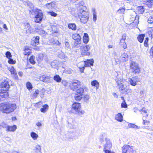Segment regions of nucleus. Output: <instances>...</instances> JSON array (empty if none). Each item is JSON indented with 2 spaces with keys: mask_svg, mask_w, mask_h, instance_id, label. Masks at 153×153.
<instances>
[{
  "mask_svg": "<svg viewBox=\"0 0 153 153\" xmlns=\"http://www.w3.org/2000/svg\"><path fill=\"white\" fill-rule=\"evenodd\" d=\"M6 128H7V131H14L17 128L16 126V125L13 126H7Z\"/></svg>",
  "mask_w": 153,
  "mask_h": 153,
  "instance_id": "nucleus-21",
  "label": "nucleus"
},
{
  "mask_svg": "<svg viewBox=\"0 0 153 153\" xmlns=\"http://www.w3.org/2000/svg\"><path fill=\"white\" fill-rule=\"evenodd\" d=\"M10 87L8 82L7 80H4L0 85V91L7 94L6 91H8Z\"/></svg>",
  "mask_w": 153,
  "mask_h": 153,
  "instance_id": "nucleus-6",
  "label": "nucleus"
},
{
  "mask_svg": "<svg viewBox=\"0 0 153 153\" xmlns=\"http://www.w3.org/2000/svg\"><path fill=\"white\" fill-rule=\"evenodd\" d=\"M128 58V56L125 53H123L122 55L120 57V59H115V61L117 64H119L121 62H126Z\"/></svg>",
  "mask_w": 153,
  "mask_h": 153,
  "instance_id": "nucleus-9",
  "label": "nucleus"
},
{
  "mask_svg": "<svg viewBox=\"0 0 153 153\" xmlns=\"http://www.w3.org/2000/svg\"><path fill=\"white\" fill-rule=\"evenodd\" d=\"M149 39L148 37L146 38L144 42V45L146 47H148V41Z\"/></svg>",
  "mask_w": 153,
  "mask_h": 153,
  "instance_id": "nucleus-51",
  "label": "nucleus"
},
{
  "mask_svg": "<svg viewBox=\"0 0 153 153\" xmlns=\"http://www.w3.org/2000/svg\"><path fill=\"white\" fill-rule=\"evenodd\" d=\"M105 141L106 143L104 145V148L103 149L104 152L105 149H110L112 146V144L109 140L108 139H106Z\"/></svg>",
  "mask_w": 153,
  "mask_h": 153,
  "instance_id": "nucleus-17",
  "label": "nucleus"
},
{
  "mask_svg": "<svg viewBox=\"0 0 153 153\" xmlns=\"http://www.w3.org/2000/svg\"><path fill=\"white\" fill-rule=\"evenodd\" d=\"M49 108L48 105L47 104H45L42 106V108L40 109V111L43 113H45L48 110Z\"/></svg>",
  "mask_w": 153,
  "mask_h": 153,
  "instance_id": "nucleus-28",
  "label": "nucleus"
},
{
  "mask_svg": "<svg viewBox=\"0 0 153 153\" xmlns=\"http://www.w3.org/2000/svg\"><path fill=\"white\" fill-rule=\"evenodd\" d=\"M79 69L81 73L83 72L84 70L85 69V67L84 66H82V67H79Z\"/></svg>",
  "mask_w": 153,
  "mask_h": 153,
  "instance_id": "nucleus-62",
  "label": "nucleus"
},
{
  "mask_svg": "<svg viewBox=\"0 0 153 153\" xmlns=\"http://www.w3.org/2000/svg\"><path fill=\"white\" fill-rule=\"evenodd\" d=\"M145 2V4L149 7H151L152 6L153 0H147L144 1Z\"/></svg>",
  "mask_w": 153,
  "mask_h": 153,
  "instance_id": "nucleus-30",
  "label": "nucleus"
},
{
  "mask_svg": "<svg viewBox=\"0 0 153 153\" xmlns=\"http://www.w3.org/2000/svg\"><path fill=\"white\" fill-rule=\"evenodd\" d=\"M117 79H116V81L117 83V86H118L123 84L122 82V80L121 79L119 78L118 77H117Z\"/></svg>",
  "mask_w": 153,
  "mask_h": 153,
  "instance_id": "nucleus-40",
  "label": "nucleus"
},
{
  "mask_svg": "<svg viewBox=\"0 0 153 153\" xmlns=\"http://www.w3.org/2000/svg\"><path fill=\"white\" fill-rule=\"evenodd\" d=\"M72 110L74 111L75 112L79 115H83L85 113V111L82 110L81 105L80 103L75 102L72 105Z\"/></svg>",
  "mask_w": 153,
  "mask_h": 153,
  "instance_id": "nucleus-4",
  "label": "nucleus"
},
{
  "mask_svg": "<svg viewBox=\"0 0 153 153\" xmlns=\"http://www.w3.org/2000/svg\"><path fill=\"white\" fill-rule=\"evenodd\" d=\"M24 50V54L25 55H29L31 52L30 50L27 46L25 47Z\"/></svg>",
  "mask_w": 153,
  "mask_h": 153,
  "instance_id": "nucleus-27",
  "label": "nucleus"
},
{
  "mask_svg": "<svg viewBox=\"0 0 153 153\" xmlns=\"http://www.w3.org/2000/svg\"><path fill=\"white\" fill-rule=\"evenodd\" d=\"M93 20L94 22H95L97 19V16L96 15V13L94 9H93Z\"/></svg>",
  "mask_w": 153,
  "mask_h": 153,
  "instance_id": "nucleus-45",
  "label": "nucleus"
},
{
  "mask_svg": "<svg viewBox=\"0 0 153 153\" xmlns=\"http://www.w3.org/2000/svg\"><path fill=\"white\" fill-rule=\"evenodd\" d=\"M120 44L124 49H126L127 48V45L125 43V41H124L122 42H121V39L120 41Z\"/></svg>",
  "mask_w": 153,
  "mask_h": 153,
  "instance_id": "nucleus-49",
  "label": "nucleus"
},
{
  "mask_svg": "<svg viewBox=\"0 0 153 153\" xmlns=\"http://www.w3.org/2000/svg\"><path fill=\"white\" fill-rule=\"evenodd\" d=\"M145 36V35L144 34H141L139 35L137 37V39L138 41L140 43H142L143 40Z\"/></svg>",
  "mask_w": 153,
  "mask_h": 153,
  "instance_id": "nucleus-29",
  "label": "nucleus"
},
{
  "mask_svg": "<svg viewBox=\"0 0 153 153\" xmlns=\"http://www.w3.org/2000/svg\"><path fill=\"white\" fill-rule=\"evenodd\" d=\"M90 98V96L89 95L86 94L85 95L84 97V99L85 102H88V101Z\"/></svg>",
  "mask_w": 153,
  "mask_h": 153,
  "instance_id": "nucleus-52",
  "label": "nucleus"
},
{
  "mask_svg": "<svg viewBox=\"0 0 153 153\" xmlns=\"http://www.w3.org/2000/svg\"><path fill=\"white\" fill-rule=\"evenodd\" d=\"M28 6L30 8V12L31 13H34L36 14L35 17L34 21L36 23H40L43 19V14L42 11L39 9L34 8L33 4L30 3L28 4Z\"/></svg>",
  "mask_w": 153,
  "mask_h": 153,
  "instance_id": "nucleus-1",
  "label": "nucleus"
},
{
  "mask_svg": "<svg viewBox=\"0 0 153 153\" xmlns=\"http://www.w3.org/2000/svg\"><path fill=\"white\" fill-rule=\"evenodd\" d=\"M123 148L122 153H130L133 151V147L128 145H124Z\"/></svg>",
  "mask_w": 153,
  "mask_h": 153,
  "instance_id": "nucleus-10",
  "label": "nucleus"
},
{
  "mask_svg": "<svg viewBox=\"0 0 153 153\" xmlns=\"http://www.w3.org/2000/svg\"><path fill=\"white\" fill-rule=\"evenodd\" d=\"M76 89V94H79L80 95H82L84 92V90L87 89V88L85 86H82Z\"/></svg>",
  "mask_w": 153,
  "mask_h": 153,
  "instance_id": "nucleus-14",
  "label": "nucleus"
},
{
  "mask_svg": "<svg viewBox=\"0 0 153 153\" xmlns=\"http://www.w3.org/2000/svg\"><path fill=\"white\" fill-rule=\"evenodd\" d=\"M147 111L146 110L145 108H143L141 110V111L142 112V114H143V113L146 114L147 113Z\"/></svg>",
  "mask_w": 153,
  "mask_h": 153,
  "instance_id": "nucleus-60",
  "label": "nucleus"
},
{
  "mask_svg": "<svg viewBox=\"0 0 153 153\" xmlns=\"http://www.w3.org/2000/svg\"><path fill=\"white\" fill-rule=\"evenodd\" d=\"M50 77L46 75H43L40 76V80L45 82H50Z\"/></svg>",
  "mask_w": 153,
  "mask_h": 153,
  "instance_id": "nucleus-16",
  "label": "nucleus"
},
{
  "mask_svg": "<svg viewBox=\"0 0 153 153\" xmlns=\"http://www.w3.org/2000/svg\"><path fill=\"white\" fill-rule=\"evenodd\" d=\"M130 70L132 73L135 74H139L140 71V68L138 64L135 62L131 61L130 65Z\"/></svg>",
  "mask_w": 153,
  "mask_h": 153,
  "instance_id": "nucleus-5",
  "label": "nucleus"
},
{
  "mask_svg": "<svg viewBox=\"0 0 153 153\" xmlns=\"http://www.w3.org/2000/svg\"><path fill=\"white\" fill-rule=\"evenodd\" d=\"M72 38L74 40L81 39V36L79 33H75L72 35Z\"/></svg>",
  "mask_w": 153,
  "mask_h": 153,
  "instance_id": "nucleus-36",
  "label": "nucleus"
},
{
  "mask_svg": "<svg viewBox=\"0 0 153 153\" xmlns=\"http://www.w3.org/2000/svg\"><path fill=\"white\" fill-rule=\"evenodd\" d=\"M104 152L105 153H115L114 152H111L108 149H105Z\"/></svg>",
  "mask_w": 153,
  "mask_h": 153,
  "instance_id": "nucleus-64",
  "label": "nucleus"
},
{
  "mask_svg": "<svg viewBox=\"0 0 153 153\" xmlns=\"http://www.w3.org/2000/svg\"><path fill=\"white\" fill-rule=\"evenodd\" d=\"M8 69L12 74H14V76H15V78L16 79L17 78L18 76L16 73V71L14 67L12 66H11L9 67Z\"/></svg>",
  "mask_w": 153,
  "mask_h": 153,
  "instance_id": "nucleus-19",
  "label": "nucleus"
},
{
  "mask_svg": "<svg viewBox=\"0 0 153 153\" xmlns=\"http://www.w3.org/2000/svg\"><path fill=\"white\" fill-rule=\"evenodd\" d=\"M125 11V9L124 8L120 9L118 10V12L120 13H124Z\"/></svg>",
  "mask_w": 153,
  "mask_h": 153,
  "instance_id": "nucleus-56",
  "label": "nucleus"
},
{
  "mask_svg": "<svg viewBox=\"0 0 153 153\" xmlns=\"http://www.w3.org/2000/svg\"><path fill=\"white\" fill-rule=\"evenodd\" d=\"M30 136L34 140H36L38 137V135L34 132H32L31 133Z\"/></svg>",
  "mask_w": 153,
  "mask_h": 153,
  "instance_id": "nucleus-38",
  "label": "nucleus"
},
{
  "mask_svg": "<svg viewBox=\"0 0 153 153\" xmlns=\"http://www.w3.org/2000/svg\"><path fill=\"white\" fill-rule=\"evenodd\" d=\"M56 5V2L54 1H52L51 3L47 4L45 6L49 9L52 10L55 8Z\"/></svg>",
  "mask_w": 153,
  "mask_h": 153,
  "instance_id": "nucleus-18",
  "label": "nucleus"
},
{
  "mask_svg": "<svg viewBox=\"0 0 153 153\" xmlns=\"http://www.w3.org/2000/svg\"><path fill=\"white\" fill-rule=\"evenodd\" d=\"M94 61L93 59H88L87 61H84V62H82L83 65L85 67H89L90 66H93Z\"/></svg>",
  "mask_w": 153,
  "mask_h": 153,
  "instance_id": "nucleus-13",
  "label": "nucleus"
},
{
  "mask_svg": "<svg viewBox=\"0 0 153 153\" xmlns=\"http://www.w3.org/2000/svg\"><path fill=\"white\" fill-rule=\"evenodd\" d=\"M150 55L153 58V46L151 48L150 50Z\"/></svg>",
  "mask_w": 153,
  "mask_h": 153,
  "instance_id": "nucleus-63",
  "label": "nucleus"
},
{
  "mask_svg": "<svg viewBox=\"0 0 153 153\" xmlns=\"http://www.w3.org/2000/svg\"><path fill=\"white\" fill-rule=\"evenodd\" d=\"M26 87L27 89H28L29 90L31 89L33 87L32 84L29 82H28L26 83Z\"/></svg>",
  "mask_w": 153,
  "mask_h": 153,
  "instance_id": "nucleus-50",
  "label": "nucleus"
},
{
  "mask_svg": "<svg viewBox=\"0 0 153 153\" xmlns=\"http://www.w3.org/2000/svg\"><path fill=\"white\" fill-rule=\"evenodd\" d=\"M39 91L38 90L35 91V92L33 94L32 97L33 98H35L37 97L38 94H39Z\"/></svg>",
  "mask_w": 153,
  "mask_h": 153,
  "instance_id": "nucleus-44",
  "label": "nucleus"
},
{
  "mask_svg": "<svg viewBox=\"0 0 153 153\" xmlns=\"http://www.w3.org/2000/svg\"><path fill=\"white\" fill-rule=\"evenodd\" d=\"M121 98L124 101L121 103V107L122 108H126L127 107V105L126 104V103L125 102V100H124V98L123 97H121Z\"/></svg>",
  "mask_w": 153,
  "mask_h": 153,
  "instance_id": "nucleus-46",
  "label": "nucleus"
},
{
  "mask_svg": "<svg viewBox=\"0 0 153 153\" xmlns=\"http://www.w3.org/2000/svg\"><path fill=\"white\" fill-rule=\"evenodd\" d=\"M53 79L57 82H60L61 81L62 79L58 75H56L53 76Z\"/></svg>",
  "mask_w": 153,
  "mask_h": 153,
  "instance_id": "nucleus-35",
  "label": "nucleus"
},
{
  "mask_svg": "<svg viewBox=\"0 0 153 153\" xmlns=\"http://www.w3.org/2000/svg\"><path fill=\"white\" fill-rule=\"evenodd\" d=\"M59 61L57 60H54L51 63V67L54 68H56L58 65Z\"/></svg>",
  "mask_w": 153,
  "mask_h": 153,
  "instance_id": "nucleus-26",
  "label": "nucleus"
},
{
  "mask_svg": "<svg viewBox=\"0 0 153 153\" xmlns=\"http://www.w3.org/2000/svg\"><path fill=\"white\" fill-rule=\"evenodd\" d=\"M37 32L38 34L40 35H43L45 34V31L42 30V29H37Z\"/></svg>",
  "mask_w": 153,
  "mask_h": 153,
  "instance_id": "nucleus-48",
  "label": "nucleus"
},
{
  "mask_svg": "<svg viewBox=\"0 0 153 153\" xmlns=\"http://www.w3.org/2000/svg\"><path fill=\"white\" fill-rule=\"evenodd\" d=\"M62 84L65 86H66L68 85V82L67 81L65 80H63L62 82Z\"/></svg>",
  "mask_w": 153,
  "mask_h": 153,
  "instance_id": "nucleus-61",
  "label": "nucleus"
},
{
  "mask_svg": "<svg viewBox=\"0 0 153 153\" xmlns=\"http://www.w3.org/2000/svg\"><path fill=\"white\" fill-rule=\"evenodd\" d=\"M68 27L69 29H71L73 30H75L76 28V26L75 23H71L68 24Z\"/></svg>",
  "mask_w": 153,
  "mask_h": 153,
  "instance_id": "nucleus-25",
  "label": "nucleus"
},
{
  "mask_svg": "<svg viewBox=\"0 0 153 153\" xmlns=\"http://www.w3.org/2000/svg\"><path fill=\"white\" fill-rule=\"evenodd\" d=\"M81 39H78L76 40H75L74 46L76 48L78 47L79 46H81Z\"/></svg>",
  "mask_w": 153,
  "mask_h": 153,
  "instance_id": "nucleus-33",
  "label": "nucleus"
},
{
  "mask_svg": "<svg viewBox=\"0 0 153 153\" xmlns=\"http://www.w3.org/2000/svg\"><path fill=\"white\" fill-rule=\"evenodd\" d=\"M39 39L38 36L33 37L31 42V45L33 46H36L39 44Z\"/></svg>",
  "mask_w": 153,
  "mask_h": 153,
  "instance_id": "nucleus-15",
  "label": "nucleus"
},
{
  "mask_svg": "<svg viewBox=\"0 0 153 153\" xmlns=\"http://www.w3.org/2000/svg\"><path fill=\"white\" fill-rule=\"evenodd\" d=\"M115 119L119 122H122L123 120V117L122 114L120 113H118L116 115L115 117Z\"/></svg>",
  "mask_w": 153,
  "mask_h": 153,
  "instance_id": "nucleus-22",
  "label": "nucleus"
},
{
  "mask_svg": "<svg viewBox=\"0 0 153 153\" xmlns=\"http://www.w3.org/2000/svg\"><path fill=\"white\" fill-rule=\"evenodd\" d=\"M126 37V34H124L123 35L121 39V42L123 41H125Z\"/></svg>",
  "mask_w": 153,
  "mask_h": 153,
  "instance_id": "nucleus-58",
  "label": "nucleus"
},
{
  "mask_svg": "<svg viewBox=\"0 0 153 153\" xmlns=\"http://www.w3.org/2000/svg\"><path fill=\"white\" fill-rule=\"evenodd\" d=\"M99 84V83L96 80H93L91 82V85L95 87L96 89H97L98 88Z\"/></svg>",
  "mask_w": 153,
  "mask_h": 153,
  "instance_id": "nucleus-31",
  "label": "nucleus"
},
{
  "mask_svg": "<svg viewBox=\"0 0 153 153\" xmlns=\"http://www.w3.org/2000/svg\"><path fill=\"white\" fill-rule=\"evenodd\" d=\"M5 55L7 58L8 59L12 57V55L11 53L9 51H7L5 53Z\"/></svg>",
  "mask_w": 153,
  "mask_h": 153,
  "instance_id": "nucleus-53",
  "label": "nucleus"
},
{
  "mask_svg": "<svg viewBox=\"0 0 153 153\" xmlns=\"http://www.w3.org/2000/svg\"><path fill=\"white\" fill-rule=\"evenodd\" d=\"M49 43L52 45L56 44L59 46L61 44V43L57 40H55L53 38L49 39Z\"/></svg>",
  "mask_w": 153,
  "mask_h": 153,
  "instance_id": "nucleus-20",
  "label": "nucleus"
},
{
  "mask_svg": "<svg viewBox=\"0 0 153 153\" xmlns=\"http://www.w3.org/2000/svg\"><path fill=\"white\" fill-rule=\"evenodd\" d=\"M119 91L122 93L124 94H127L129 91V89L125 88L123 84L118 86Z\"/></svg>",
  "mask_w": 153,
  "mask_h": 153,
  "instance_id": "nucleus-12",
  "label": "nucleus"
},
{
  "mask_svg": "<svg viewBox=\"0 0 153 153\" xmlns=\"http://www.w3.org/2000/svg\"><path fill=\"white\" fill-rule=\"evenodd\" d=\"M5 95L4 92H2L0 91V100L3 101L4 100L5 98Z\"/></svg>",
  "mask_w": 153,
  "mask_h": 153,
  "instance_id": "nucleus-42",
  "label": "nucleus"
},
{
  "mask_svg": "<svg viewBox=\"0 0 153 153\" xmlns=\"http://www.w3.org/2000/svg\"><path fill=\"white\" fill-rule=\"evenodd\" d=\"M58 56L61 59H64L66 61L68 59L67 56H65L63 52H61L59 55Z\"/></svg>",
  "mask_w": 153,
  "mask_h": 153,
  "instance_id": "nucleus-32",
  "label": "nucleus"
},
{
  "mask_svg": "<svg viewBox=\"0 0 153 153\" xmlns=\"http://www.w3.org/2000/svg\"><path fill=\"white\" fill-rule=\"evenodd\" d=\"M78 14V17L80 19V22L84 24L86 23L89 18L88 13L81 9L79 10Z\"/></svg>",
  "mask_w": 153,
  "mask_h": 153,
  "instance_id": "nucleus-3",
  "label": "nucleus"
},
{
  "mask_svg": "<svg viewBox=\"0 0 153 153\" xmlns=\"http://www.w3.org/2000/svg\"><path fill=\"white\" fill-rule=\"evenodd\" d=\"M80 48L81 50V53L82 55L89 56L90 55V53L88 52L90 48L89 45H83L82 46H81Z\"/></svg>",
  "mask_w": 153,
  "mask_h": 153,
  "instance_id": "nucleus-8",
  "label": "nucleus"
},
{
  "mask_svg": "<svg viewBox=\"0 0 153 153\" xmlns=\"http://www.w3.org/2000/svg\"><path fill=\"white\" fill-rule=\"evenodd\" d=\"M35 56H31L29 59L30 62L32 64H35L36 63L35 61H34Z\"/></svg>",
  "mask_w": 153,
  "mask_h": 153,
  "instance_id": "nucleus-41",
  "label": "nucleus"
},
{
  "mask_svg": "<svg viewBox=\"0 0 153 153\" xmlns=\"http://www.w3.org/2000/svg\"><path fill=\"white\" fill-rule=\"evenodd\" d=\"M139 79L137 76L133 77L128 79V81L130 85L133 86H135L137 85V82H138Z\"/></svg>",
  "mask_w": 153,
  "mask_h": 153,
  "instance_id": "nucleus-11",
  "label": "nucleus"
},
{
  "mask_svg": "<svg viewBox=\"0 0 153 153\" xmlns=\"http://www.w3.org/2000/svg\"><path fill=\"white\" fill-rule=\"evenodd\" d=\"M8 62L10 64H13L16 63V61L10 58L9 59Z\"/></svg>",
  "mask_w": 153,
  "mask_h": 153,
  "instance_id": "nucleus-54",
  "label": "nucleus"
},
{
  "mask_svg": "<svg viewBox=\"0 0 153 153\" xmlns=\"http://www.w3.org/2000/svg\"><path fill=\"white\" fill-rule=\"evenodd\" d=\"M25 27L26 29H27V32L28 31H31V30L30 26L29 23H27L25 24Z\"/></svg>",
  "mask_w": 153,
  "mask_h": 153,
  "instance_id": "nucleus-43",
  "label": "nucleus"
},
{
  "mask_svg": "<svg viewBox=\"0 0 153 153\" xmlns=\"http://www.w3.org/2000/svg\"><path fill=\"white\" fill-rule=\"evenodd\" d=\"M82 95H80L78 94H75L74 96L75 100L77 101H79L82 98Z\"/></svg>",
  "mask_w": 153,
  "mask_h": 153,
  "instance_id": "nucleus-39",
  "label": "nucleus"
},
{
  "mask_svg": "<svg viewBox=\"0 0 153 153\" xmlns=\"http://www.w3.org/2000/svg\"><path fill=\"white\" fill-rule=\"evenodd\" d=\"M65 48H69L70 47V45L69 43L68 42H65Z\"/></svg>",
  "mask_w": 153,
  "mask_h": 153,
  "instance_id": "nucleus-59",
  "label": "nucleus"
},
{
  "mask_svg": "<svg viewBox=\"0 0 153 153\" xmlns=\"http://www.w3.org/2000/svg\"><path fill=\"white\" fill-rule=\"evenodd\" d=\"M81 86V82L77 80H74L70 84L71 89L75 91Z\"/></svg>",
  "mask_w": 153,
  "mask_h": 153,
  "instance_id": "nucleus-7",
  "label": "nucleus"
},
{
  "mask_svg": "<svg viewBox=\"0 0 153 153\" xmlns=\"http://www.w3.org/2000/svg\"><path fill=\"white\" fill-rule=\"evenodd\" d=\"M148 22L149 23H153V17H149L148 19Z\"/></svg>",
  "mask_w": 153,
  "mask_h": 153,
  "instance_id": "nucleus-57",
  "label": "nucleus"
},
{
  "mask_svg": "<svg viewBox=\"0 0 153 153\" xmlns=\"http://www.w3.org/2000/svg\"><path fill=\"white\" fill-rule=\"evenodd\" d=\"M89 36L88 34L86 33H84V35L83 36V42L85 43H88L89 41Z\"/></svg>",
  "mask_w": 153,
  "mask_h": 153,
  "instance_id": "nucleus-23",
  "label": "nucleus"
},
{
  "mask_svg": "<svg viewBox=\"0 0 153 153\" xmlns=\"http://www.w3.org/2000/svg\"><path fill=\"white\" fill-rule=\"evenodd\" d=\"M37 58V60L39 62H40L42 61L43 58V55L42 53L39 54Z\"/></svg>",
  "mask_w": 153,
  "mask_h": 153,
  "instance_id": "nucleus-37",
  "label": "nucleus"
},
{
  "mask_svg": "<svg viewBox=\"0 0 153 153\" xmlns=\"http://www.w3.org/2000/svg\"><path fill=\"white\" fill-rule=\"evenodd\" d=\"M15 104L6 102L0 105V111L6 114H9L13 112L16 109Z\"/></svg>",
  "mask_w": 153,
  "mask_h": 153,
  "instance_id": "nucleus-2",
  "label": "nucleus"
},
{
  "mask_svg": "<svg viewBox=\"0 0 153 153\" xmlns=\"http://www.w3.org/2000/svg\"><path fill=\"white\" fill-rule=\"evenodd\" d=\"M128 127L129 128H134L138 129V127L135 124L131 123H129L128 124Z\"/></svg>",
  "mask_w": 153,
  "mask_h": 153,
  "instance_id": "nucleus-47",
  "label": "nucleus"
},
{
  "mask_svg": "<svg viewBox=\"0 0 153 153\" xmlns=\"http://www.w3.org/2000/svg\"><path fill=\"white\" fill-rule=\"evenodd\" d=\"M48 13L50 15L54 17L56 16L57 15L56 13L53 11L49 12Z\"/></svg>",
  "mask_w": 153,
  "mask_h": 153,
  "instance_id": "nucleus-55",
  "label": "nucleus"
},
{
  "mask_svg": "<svg viewBox=\"0 0 153 153\" xmlns=\"http://www.w3.org/2000/svg\"><path fill=\"white\" fill-rule=\"evenodd\" d=\"M138 13L142 14L144 11V8L143 6H140L137 8Z\"/></svg>",
  "mask_w": 153,
  "mask_h": 153,
  "instance_id": "nucleus-34",
  "label": "nucleus"
},
{
  "mask_svg": "<svg viewBox=\"0 0 153 153\" xmlns=\"http://www.w3.org/2000/svg\"><path fill=\"white\" fill-rule=\"evenodd\" d=\"M41 147L39 145L36 146L33 150V153H41Z\"/></svg>",
  "mask_w": 153,
  "mask_h": 153,
  "instance_id": "nucleus-24",
  "label": "nucleus"
}]
</instances>
